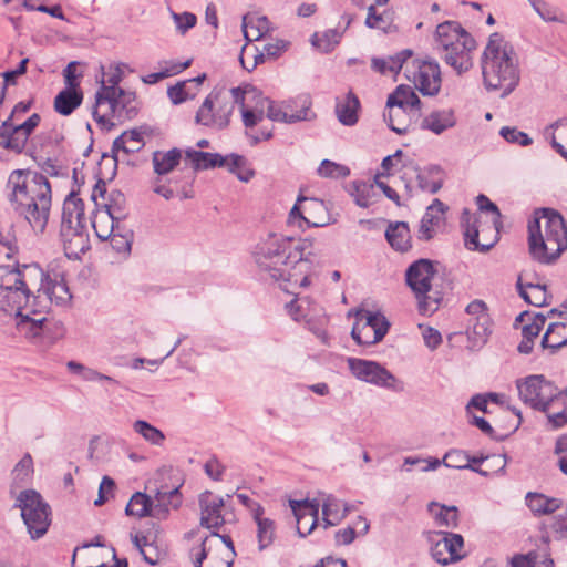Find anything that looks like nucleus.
I'll return each mask as SVG.
<instances>
[{"mask_svg":"<svg viewBox=\"0 0 567 567\" xmlns=\"http://www.w3.org/2000/svg\"><path fill=\"white\" fill-rule=\"evenodd\" d=\"M290 109H286L285 104H276L274 102L268 101L267 107V117L270 121L284 122V123H295L296 118L299 116L290 113Z\"/></svg>","mask_w":567,"mask_h":567,"instance_id":"59","label":"nucleus"},{"mask_svg":"<svg viewBox=\"0 0 567 567\" xmlns=\"http://www.w3.org/2000/svg\"><path fill=\"white\" fill-rule=\"evenodd\" d=\"M121 93H115L110 99V107L102 111L99 107V103L94 104L93 117L96 122V126L102 132H110L116 127L115 120H120L123 113L127 117H132L136 114L135 93L126 92L120 89Z\"/></svg>","mask_w":567,"mask_h":567,"instance_id":"12","label":"nucleus"},{"mask_svg":"<svg viewBox=\"0 0 567 567\" xmlns=\"http://www.w3.org/2000/svg\"><path fill=\"white\" fill-rule=\"evenodd\" d=\"M465 310L466 313L468 315V318L478 317V320H481V322H478L476 326V329L478 330V332L476 331V334L480 337L484 336L485 331H487L491 321L489 315L487 313L486 303L482 300L476 299L470 302Z\"/></svg>","mask_w":567,"mask_h":567,"instance_id":"49","label":"nucleus"},{"mask_svg":"<svg viewBox=\"0 0 567 567\" xmlns=\"http://www.w3.org/2000/svg\"><path fill=\"white\" fill-rule=\"evenodd\" d=\"M200 508V526L208 529H218L225 524L221 509L225 506L224 498L210 491L203 492L198 497Z\"/></svg>","mask_w":567,"mask_h":567,"instance_id":"18","label":"nucleus"},{"mask_svg":"<svg viewBox=\"0 0 567 567\" xmlns=\"http://www.w3.org/2000/svg\"><path fill=\"white\" fill-rule=\"evenodd\" d=\"M125 69H127V65L121 63L110 65L104 72L102 84L95 94V103H99V107L102 109V111L109 107L111 96L115 93H121L118 84L123 79Z\"/></svg>","mask_w":567,"mask_h":567,"instance_id":"20","label":"nucleus"},{"mask_svg":"<svg viewBox=\"0 0 567 567\" xmlns=\"http://www.w3.org/2000/svg\"><path fill=\"white\" fill-rule=\"evenodd\" d=\"M243 29L247 41H258L270 31V22L265 16H245Z\"/></svg>","mask_w":567,"mask_h":567,"instance_id":"38","label":"nucleus"},{"mask_svg":"<svg viewBox=\"0 0 567 567\" xmlns=\"http://www.w3.org/2000/svg\"><path fill=\"white\" fill-rule=\"evenodd\" d=\"M392 22L391 13L388 10L379 12L377 6L371 4L368 7V14L365 25L370 29H378L386 31Z\"/></svg>","mask_w":567,"mask_h":567,"instance_id":"51","label":"nucleus"},{"mask_svg":"<svg viewBox=\"0 0 567 567\" xmlns=\"http://www.w3.org/2000/svg\"><path fill=\"white\" fill-rule=\"evenodd\" d=\"M24 151L29 153V150L24 147ZM31 156L37 162L38 166L42 169L43 173H45L49 176H64L68 175L66 172H63V167L61 165H58L56 161L44 157L42 155H34V152L30 151Z\"/></svg>","mask_w":567,"mask_h":567,"instance_id":"60","label":"nucleus"},{"mask_svg":"<svg viewBox=\"0 0 567 567\" xmlns=\"http://www.w3.org/2000/svg\"><path fill=\"white\" fill-rule=\"evenodd\" d=\"M110 162L111 175L114 176L120 163L133 165L131 159L130 151H127V144H112L111 153H102V165Z\"/></svg>","mask_w":567,"mask_h":567,"instance_id":"44","label":"nucleus"},{"mask_svg":"<svg viewBox=\"0 0 567 567\" xmlns=\"http://www.w3.org/2000/svg\"><path fill=\"white\" fill-rule=\"evenodd\" d=\"M476 217L465 208L461 216V226L464 229L465 246L471 250L487 251L493 244L481 245L478 243V229Z\"/></svg>","mask_w":567,"mask_h":567,"instance_id":"32","label":"nucleus"},{"mask_svg":"<svg viewBox=\"0 0 567 567\" xmlns=\"http://www.w3.org/2000/svg\"><path fill=\"white\" fill-rule=\"evenodd\" d=\"M82 102V94L74 89L61 91L54 99V109L62 115L71 114Z\"/></svg>","mask_w":567,"mask_h":567,"instance_id":"42","label":"nucleus"},{"mask_svg":"<svg viewBox=\"0 0 567 567\" xmlns=\"http://www.w3.org/2000/svg\"><path fill=\"white\" fill-rule=\"evenodd\" d=\"M385 336V328L382 326V329L378 328L374 332L369 327L364 326L362 322L355 319L352 330L351 337L352 339L360 346H372L380 342Z\"/></svg>","mask_w":567,"mask_h":567,"instance_id":"40","label":"nucleus"},{"mask_svg":"<svg viewBox=\"0 0 567 567\" xmlns=\"http://www.w3.org/2000/svg\"><path fill=\"white\" fill-rule=\"evenodd\" d=\"M185 155V159L189 161L194 171L224 167L226 163L225 155H221L219 153H208L202 151L187 150Z\"/></svg>","mask_w":567,"mask_h":567,"instance_id":"31","label":"nucleus"},{"mask_svg":"<svg viewBox=\"0 0 567 567\" xmlns=\"http://www.w3.org/2000/svg\"><path fill=\"white\" fill-rule=\"evenodd\" d=\"M163 133L157 126L143 124L128 131H124L114 137L113 142H144L145 140H162Z\"/></svg>","mask_w":567,"mask_h":567,"instance_id":"36","label":"nucleus"},{"mask_svg":"<svg viewBox=\"0 0 567 567\" xmlns=\"http://www.w3.org/2000/svg\"><path fill=\"white\" fill-rule=\"evenodd\" d=\"M542 137L546 142H567V118H558L544 127Z\"/></svg>","mask_w":567,"mask_h":567,"instance_id":"54","label":"nucleus"},{"mask_svg":"<svg viewBox=\"0 0 567 567\" xmlns=\"http://www.w3.org/2000/svg\"><path fill=\"white\" fill-rule=\"evenodd\" d=\"M101 213L114 220H125L128 212L124 194L120 190H113L110 194L109 203L105 204V210Z\"/></svg>","mask_w":567,"mask_h":567,"instance_id":"45","label":"nucleus"},{"mask_svg":"<svg viewBox=\"0 0 567 567\" xmlns=\"http://www.w3.org/2000/svg\"><path fill=\"white\" fill-rule=\"evenodd\" d=\"M133 429L145 441L153 445H162L165 440V435L159 429L153 426L151 423L144 420L135 421Z\"/></svg>","mask_w":567,"mask_h":567,"instance_id":"50","label":"nucleus"},{"mask_svg":"<svg viewBox=\"0 0 567 567\" xmlns=\"http://www.w3.org/2000/svg\"><path fill=\"white\" fill-rule=\"evenodd\" d=\"M412 56V51L409 49L402 50L394 55L385 58L373 56L371 59V69L382 75L396 74L402 69L403 64Z\"/></svg>","mask_w":567,"mask_h":567,"instance_id":"25","label":"nucleus"},{"mask_svg":"<svg viewBox=\"0 0 567 567\" xmlns=\"http://www.w3.org/2000/svg\"><path fill=\"white\" fill-rule=\"evenodd\" d=\"M435 535L441 537L442 540H446V553L449 556V561L454 564L465 557L464 554L460 553V550L464 547V538L462 535L449 532H437Z\"/></svg>","mask_w":567,"mask_h":567,"instance_id":"48","label":"nucleus"},{"mask_svg":"<svg viewBox=\"0 0 567 567\" xmlns=\"http://www.w3.org/2000/svg\"><path fill=\"white\" fill-rule=\"evenodd\" d=\"M152 505L153 499L151 496L142 492H136L132 495L126 505L125 514L137 518L152 517Z\"/></svg>","mask_w":567,"mask_h":567,"instance_id":"41","label":"nucleus"},{"mask_svg":"<svg viewBox=\"0 0 567 567\" xmlns=\"http://www.w3.org/2000/svg\"><path fill=\"white\" fill-rule=\"evenodd\" d=\"M124 233V235L112 234L109 239L115 251L120 254H130L134 235L132 230H125Z\"/></svg>","mask_w":567,"mask_h":567,"instance_id":"64","label":"nucleus"},{"mask_svg":"<svg viewBox=\"0 0 567 567\" xmlns=\"http://www.w3.org/2000/svg\"><path fill=\"white\" fill-rule=\"evenodd\" d=\"M386 109H390L391 116L404 115V112L420 116L421 100L412 86L401 84L388 96Z\"/></svg>","mask_w":567,"mask_h":567,"instance_id":"17","label":"nucleus"},{"mask_svg":"<svg viewBox=\"0 0 567 567\" xmlns=\"http://www.w3.org/2000/svg\"><path fill=\"white\" fill-rule=\"evenodd\" d=\"M355 319L362 322L364 326L369 327L374 332L378 328L382 329V326H384L386 334L390 328L389 321L380 312H372L370 310L360 309L355 312Z\"/></svg>","mask_w":567,"mask_h":567,"instance_id":"53","label":"nucleus"},{"mask_svg":"<svg viewBox=\"0 0 567 567\" xmlns=\"http://www.w3.org/2000/svg\"><path fill=\"white\" fill-rule=\"evenodd\" d=\"M41 285L37 286V295L33 297V315L45 317L50 311L52 303L62 305L70 300L71 295L69 288L63 279H52L47 272L43 271Z\"/></svg>","mask_w":567,"mask_h":567,"instance_id":"13","label":"nucleus"},{"mask_svg":"<svg viewBox=\"0 0 567 567\" xmlns=\"http://www.w3.org/2000/svg\"><path fill=\"white\" fill-rule=\"evenodd\" d=\"M60 234L65 255L76 254L72 247L73 241H80L82 246L85 241L84 203L75 190H71L64 199Z\"/></svg>","mask_w":567,"mask_h":567,"instance_id":"10","label":"nucleus"},{"mask_svg":"<svg viewBox=\"0 0 567 567\" xmlns=\"http://www.w3.org/2000/svg\"><path fill=\"white\" fill-rule=\"evenodd\" d=\"M360 101L358 96L349 91L343 99H337L336 114L340 123L352 126L358 122Z\"/></svg>","mask_w":567,"mask_h":567,"instance_id":"27","label":"nucleus"},{"mask_svg":"<svg viewBox=\"0 0 567 567\" xmlns=\"http://www.w3.org/2000/svg\"><path fill=\"white\" fill-rule=\"evenodd\" d=\"M14 507L21 509V517L32 539L43 537L51 525V507L35 489L19 493Z\"/></svg>","mask_w":567,"mask_h":567,"instance_id":"8","label":"nucleus"},{"mask_svg":"<svg viewBox=\"0 0 567 567\" xmlns=\"http://www.w3.org/2000/svg\"><path fill=\"white\" fill-rule=\"evenodd\" d=\"M529 251L542 264H551L567 249V227L563 216L551 209L535 212L528 223Z\"/></svg>","mask_w":567,"mask_h":567,"instance_id":"5","label":"nucleus"},{"mask_svg":"<svg viewBox=\"0 0 567 567\" xmlns=\"http://www.w3.org/2000/svg\"><path fill=\"white\" fill-rule=\"evenodd\" d=\"M252 258L264 279L307 288L310 272L317 261L313 239L295 240L277 234L261 238L252 250Z\"/></svg>","mask_w":567,"mask_h":567,"instance_id":"1","label":"nucleus"},{"mask_svg":"<svg viewBox=\"0 0 567 567\" xmlns=\"http://www.w3.org/2000/svg\"><path fill=\"white\" fill-rule=\"evenodd\" d=\"M442 462L444 466L450 468L471 470L485 477L489 475V471L470 464V455L463 450L452 449L447 451Z\"/></svg>","mask_w":567,"mask_h":567,"instance_id":"37","label":"nucleus"},{"mask_svg":"<svg viewBox=\"0 0 567 567\" xmlns=\"http://www.w3.org/2000/svg\"><path fill=\"white\" fill-rule=\"evenodd\" d=\"M192 64V60H187L185 62H175L169 61L165 62V68H162L161 71L155 73H150L142 78V81L146 84H155L158 81L176 75L181 72H183L185 69H187Z\"/></svg>","mask_w":567,"mask_h":567,"instance_id":"47","label":"nucleus"},{"mask_svg":"<svg viewBox=\"0 0 567 567\" xmlns=\"http://www.w3.org/2000/svg\"><path fill=\"white\" fill-rule=\"evenodd\" d=\"M385 238L396 251L405 252L412 247L411 231L405 221L390 223L385 230Z\"/></svg>","mask_w":567,"mask_h":567,"instance_id":"26","label":"nucleus"},{"mask_svg":"<svg viewBox=\"0 0 567 567\" xmlns=\"http://www.w3.org/2000/svg\"><path fill=\"white\" fill-rule=\"evenodd\" d=\"M520 400L536 411H547L550 403L561 400V391L542 374L516 381Z\"/></svg>","mask_w":567,"mask_h":567,"instance_id":"11","label":"nucleus"},{"mask_svg":"<svg viewBox=\"0 0 567 567\" xmlns=\"http://www.w3.org/2000/svg\"><path fill=\"white\" fill-rule=\"evenodd\" d=\"M317 173L323 178H346L350 175V168L330 159H323L319 165Z\"/></svg>","mask_w":567,"mask_h":567,"instance_id":"55","label":"nucleus"},{"mask_svg":"<svg viewBox=\"0 0 567 567\" xmlns=\"http://www.w3.org/2000/svg\"><path fill=\"white\" fill-rule=\"evenodd\" d=\"M525 499L535 516L553 514L563 506L560 498L548 497L540 493L528 492Z\"/></svg>","mask_w":567,"mask_h":567,"instance_id":"28","label":"nucleus"},{"mask_svg":"<svg viewBox=\"0 0 567 567\" xmlns=\"http://www.w3.org/2000/svg\"><path fill=\"white\" fill-rule=\"evenodd\" d=\"M243 123L246 128L251 131L254 142H262L271 137V128L265 125L262 112H255L245 106H240Z\"/></svg>","mask_w":567,"mask_h":567,"instance_id":"24","label":"nucleus"},{"mask_svg":"<svg viewBox=\"0 0 567 567\" xmlns=\"http://www.w3.org/2000/svg\"><path fill=\"white\" fill-rule=\"evenodd\" d=\"M182 161V150L173 147L168 151H154L152 163L157 175L169 174Z\"/></svg>","mask_w":567,"mask_h":567,"instance_id":"29","label":"nucleus"},{"mask_svg":"<svg viewBox=\"0 0 567 567\" xmlns=\"http://www.w3.org/2000/svg\"><path fill=\"white\" fill-rule=\"evenodd\" d=\"M478 322H481V320H478V317L468 318V320H467L466 336L470 341L468 348L472 350L478 349L483 344H485V342L487 341V337L491 333V324H489L487 328V331H485L484 336H482V337L477 336L476 331L478 332V330L476 329V326Z\"/></svg>","mask_w":567,"mask_h":567,"instance_id":"61","label":"nucleus"},{"mask_svg":"<svg viewBox=\"0 0 567 567\" xmlns=\"http://www.w3.org/2000/svg\"><path fill=\"white\" fill-rule=\"evenodd\" d=\"M417 116H414L410 114V112H404V115H390V109H388V112L384 114V118L388 121L389 127L399 133H405L410 126V123L412 118H416Z\"/></svg>","mask_w":567,"mask_h":567,"instance_id":"62","label":"nucleus"},{"mask_svg":"<svg viewBox=\"0 0 567 567\" xmlns=\"http://www.w3.org/2000/svg\"><path fill=\"white\" fill-rule=\"evenodd\" d=\"M519 296L529 305L542 307L547 303V289L545 285L526 282L523 284L522 276L517 280Z\"/></svg>","mask_w":567,"mask_h":567,"instance_id":"34","label":"nucleus"},{"mask_svg":"<svg viewBox=\"0 0 567 567\" xmlns=\"http://www.w3.org/2000/svg\"><path fill=\"white\" fill-rule=\"evenodd\" d=\"M248 92L241 87L214 89L196 113V123L216 130L228 126L235 106H243Z\"/></svg>","mask_w":567,"mask_h":567,"instance_id":"7","label":"nucleus"},{"mask_svg":"<svg viewBox=\"0 0 567 567\" xmlns=\"http://www.w3.org/2000/svg\"><path fill=\"white\" fill-rule=\"evenodd\" d=\"M567 324L561 322L550 323L542 338L543 349H549L555 353L558 349L567 344Z\"/></svg>","mask_w":567,"mask_h":567,"instance_id":"35","label":"nucleus"},{"mask_svg":"<svg viewBox=\"0 0 567 567\" xmlns=\"http://www.w3.org/2000/svg\"><path fill=\"white\" fill-rule=\"evenodd\" d=\"M43 269L37 264L22 265L11 269L0 284V305L3 311H16L17 326L29 337L37 338L43 331L48 319L33 315L35 287L41 285Z\"/></svg>","mask_w":567,"mask_h":567,"instance_id":"2","label":"nucleus"},{"mask_svg":"<svg viewBox=\"0 0 567 567\" xmlns=\"http://www.w3.org/2000/svg\"><path fill=\"white\" fill-rule=\"evenodd\" d=\"M434 48L437 54L457 73L473 65L474 38L456 21H444L436 27Z\"/></svg>","mask_w":567,"mask_h":567,"instance_id":"6","label":"nucleus"},{"mask_svg":"<svg viewBox=\"0 0 567 567\" xmlns=\"http://www.w3.org/2000/svg\"><path fill=\"white\" fill-rule=\"evenodd\" d=\"M456 123L455 113L452 109H444L431 112L423 118L422 126L435 134L453 127Z\"/></svg>","mask_w":567,"mask_h":567,"instance_id":"30","label":"nucleus"},{"mask_svg":"<svg viewBox=\"0 0 567 567\" xmlns=\"http://www.w3.org/2000/svg\"><path fill=\"white\" fill-rule=\"evenodd\" d=\"M484 85L489 91L508 95L518 85V59L514 48L505 38L494 32L489 35L481 58Z\"/></svg>","mask_w":567,"mask_h":567,"instance_id":"4","label":"nucleus"},{"mask_svg":"<svg viewBox=\"0 0 567 567\" xmlns=\"http://www.w3.org/2000/svg\"><path fill=\"white\" fill-rule=\"evenodd\" d=\"M327 212L323 200L299 195L289 213L288 221L300 228L303 224L307 227H323L328 224Z\"/></svg>","mask_w":567,"mask_h":567,"instance_id":"14","label":"nucleus"},{"mask_svg":"<svg viewBox=\"0 0 567 567\" xmlns=\"http://www.w3.org/2000/svg\"><path fill=\"white\" fill-rule=\"evenodd\" d=\"M447 206L439 198L427 206L417 230V239L429 241L434 238L436 228L444 224Z\"/></svg>","mask_w":567,"mask_h":567,"instance_id":"21","label":"nucleus"},{"mask_svg":"<svg viewBox=\"0 0 567 567\" xmlns=\"http://www.w3.org/2000/svg\"><path fill=\"white\" fill-rule=\"evenodd\" d=\"M312 101L307 94H302L292 99L286 103V109H290L293 115L299 116L296 122L299 121H311L316 114L311 110Z\"/></svg>","mask_w":567,"mask_h":567,"instance_id":"46","label":"nucleus"},{"mask_svg":"<svg viewBox=\"0 0 567 567\" xmlns=\"http://www.w3.org/2000/svg\"><path fill=\"white\" fill-rule=\"evenodd\" d=\"M225 158L226 163L224 167H226L229 173L236 175L240 182L248 183L255 177L256 172L245 156L231 153L225 155Z\"/></svg>","mask_w":567,"mask_h":567,"instance_id":"33","label":"nucleus"},{"mask_svg":"<svg viewBox=\"0 0 567 567\" xmlns=\"http://www.w3.org/2000/svg\"><path fill=\"white\" fill-rule=\"evenodd\" d=\"M111 221V218L102 213L95 215L92 221L96 236L103 241L109 240L110 236L113 234Z\"/></svg>","mask_w":567,"mask_h":567,"instance_id":"63","label":"nucleus"},{"mask_svg":"<svg viewBox=\"0 0 567 567\" xmlns=\"http://www.w3.org/2000/svg\"><path fill=\"white\" fill-rule=\"evenodd\" d=\"M546 414L547 426L557 430L567 424V396L561 392V400L559 402L550 403L547 411H542Z\"/></svg>","mask_w":567,"mask_h":567,"instance_id":"43","label":"nucleus"},{"mask_svg":"<svg viewBox=\"0 0 567 567\" xmlns=\"http://www.w3.org/2000/svg\"><path fill=\"white\" fill-rule=\"evenodd\" d=\"M429 512L434 516L435 524L447 528H455L458 524V511L456 506L441 505L431 502L427 505Z\"/></svg>","mask_w":567,"mask_h":567,"instance_id":"39","label":"nucleus"},{"mask_svg":"<svg viewBox=\"0 0 567 567\" xmlns=\"http://www.w3.org/2000/svg\"><path fill=\"white\" fill-rule=\"evenodd\" d=\"M256 524L259 549L262 550L274 542L276 533L275 522L270 518H265L259 519Z\"/></svg>","mask_w":567,"mask_h":567,"instance_id":"56","label":"nucleus"},{"mask_svg":"<svg viewBox=\"0 0 567 567\" xmlns=\"http://www.w3.org/2000/svg\"><path fill=\"white\" fill-rule=\"evenodd\" d=\"M0 245L6 248V257L12 258L19 251L13 224H0Z\"/></svg>","mask_w":567,"mask_h":567,"instance_id":"52","label":"nucleus"},{"mask_svg":"<svg viewBox=\"0 0 567 567\" xmlns=\"http://www.w3.org/2000/svg\"><path fill=\"white\" fill-rule=\"evenodd\" d=\"M348 365L351 373L361 381L382 388H393L394 375L375 361L349 358Z\"/></svg>","mask_w":567,"mask_h":567,"instance_id":"16","label":"nucleus"},{"mask_svg":"<svg viewBox=\"0 0 567 567\" xmlns=\"http://www.w3.org/2000/svg\"><path fill=\"white\" fill-rule=\"evenodd\" d=\"M405 75L423 95L434 96L440 92L441 70L434 61L414 60Z\"/></svg>","mask_w":567,"mask_h":567,"instance_id":"15","label":"nucleus"},{"mask_svg":"<svg viewBox=\"0 0 567 567\" xmlns=\"http://www.w3.org/2000/svg\"><path fill=\"white\" fill-rule=\"evenodd\" d=\"M435 272L433 261L424 258L412 262L405 271L406 285L417 298L419 310L423 315L432 313L439 308L441 298L437 293L430 295Z\"/></svg>","mask_w":567,"mask_h":567,"instance_id":"9","label":"nucleus"},{"mask_svg":"<svg viewBox=\"0 0 567 567\" xmlns=\"http://www.w3.org/2000/svg\"><path fill=\"white\" fill-rule=\"evenodd\" d=\"M39 123L40 115L37 113H33L24 122H11V120H6L0 126V142H13V135L19 134H22L23 138L27 141Z\"/></svg>","mask_w":567,"mask_h":567,"instance_id":"23","label":"nucleus"},{"mask_svg":"<svg viewBox=\"0 0 567 567\" xmlns=\"http://www.w3.org/2000/svg\"><path fill=\"white\" fill-rule=\"evenodd\" d=\"M373 184L364 182H353L351 196L354 198V203L362 208H367L371 204V195L373 194Z\"/></svg>","mask_w":567,"mask_h":567,"instance_id":"58","label":"nucleus"},{"mask_svg":"<svg viewBox=\"0 0 567 567\" xmlns=\"http://www.w3.org/2000/svg\"><path fill=\"white\" fill-rule=\"evenodd\" d=\"M289 504L297 519V532L299 536L306 537L318 525L320 504L317 499H292Z\"/></svg>","mask_w":567,"mask_h":567,"instance_id":"19","label":"nucleus"},{"mask_svg":"<svg viewBox=\"0 0 567 567\" xmlns=\"http://www.w3.org/2000/svg\"><path fill=\"white\" fill-rule=\"evenodd\" d=\"M152 499V517L163 520L169 516L171 508L177 509L182 505L183 496L179 486L173 488L161 486Z\"/></svg>","mask_w":567,"mask_h":567,"instance_id":"22","label":"nucleus"},{"mask_svg":"<svg viewBox=\"0 0 567 567\" xmlns=\"http://www.w3.org/2000/svg\"><path fill=\"white\" fill-rule=\"evenodd\" d=\"M6 190L12 210L23 217L35 233H43L52 202L48 177L30 169H14L8 177Z\"/></svg>","mask_w":567,"mask_h":567,"instance_id":"3","label":"nucleus"},{"mask_svg":"<svg viewBox=\"0 0 567 567\" xmlns=\"http://www.w3.org/2000/svg\"><path fill=\"white\" fill-rule=\"evenodd\" d=\"M133 543L147 564H150L151 566H155L159 563L161 555L157 551V549L154 548L153 545L147 542L146 536L135 535L133 537Z\"/></svg>","mask_w":567,"mask_h":567,"instance_id":"57","label":"nucleus"}]
</instances>
